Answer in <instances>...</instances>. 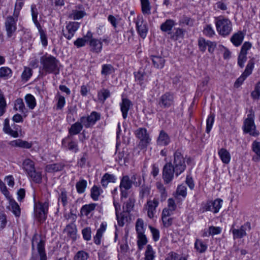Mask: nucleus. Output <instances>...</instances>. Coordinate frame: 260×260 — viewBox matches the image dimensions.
Wrapping results in <instances>:
<instances>
[{"mask_svg":"<svg viewBox=\"0 0 260 260\" xmlns=\"http://www.w3.org/2000/svg\"><path fill=\"white\" fill-rule=\"evenodd\" d=\"M83 237L85 240L89 241L91 239V229L89 227H87L83 229L82 231Z\"/></svg>","mask_w":260,"mask_h":260,"instance_id":"obj_61","label":"nucleus"},{"mask_svg":"<svg viewBox=\"0 0 260 260\" xmlns=\"http://www.w3.org/2000/svg\"><path fill=\"white\" fill-rule=\"evenodd\" d=\"M254 112L252 108L249 110L247 117L245 119V133H249L251 136L256 137L259 132L256 130L254 122Z\"/></svg>","mask_w":260,"mask_h":260,"instance_id":"obj_5","label":"nucleus"},{"mask_svg":"<svg viewBox=\"0 0 260 260\" xmlns=\"http://www.w3.org/2000/svg\"><path fill=\"white\" fill-rule=\"evenodd\" d=\"M12 126L13 127V129L10 126L9 119L8 118L5 119L3 127L4 132L14 138L18 137V130L19 128V126L15 124H14L13 125H12Z\"/></svg>","mask_w":260,"mask_h":260,"instance_id":"obj_14","label":"nucleus"},{"mask_svg":"<svg viewBox=\"0 0 260 260\" xmlns=\"http://www.w3.org/2000/svg\"><path fill=\"white\" fill-rule=\"evenodd\" d=\"M28 175L31 179L36 183H40L42 182V174L40 172H37L35 170L30 172Z\"/></svg>","mask_w":260,"mask_h":260,"instance_id":"obj_43","label":"nucleus"},{"mask_svg":"<svg viewBox=\"0 0 260 260\" xmlns=\"http://www.w3.org/2000/svg\"><path fill=\"white\" fill-rule=\"evenodd\" d=\"M135 135L140 140L139 145L142 149L146 148L150 143L151 139L146 128L144 127L138 128L135 131Z\"/></svg>","mask_w":260,"mask_h":260,"instance_id":"obj_8","label":"nucleus"},{"mask_svg":"<svg viewBox=\"0 0 260 260\" xmlns=\"http://www.w3.org/2000/svg\"><path fill=\"white\" fill-rule=\"evenodd\" d=\"M244 35L242 31L234 34L231 38V41L235 46H240L243 40Z\"/></svg>","mask_w":260,"mask_h":260,"instance_id":"obj_30","label":"nucleus"},{"mask_svg":"<svg viewBox=\"0 0 260 260\" xmlns=\"http://www.w3.org/2000/svg\"><path fill=\"white\" fill-rule=\"evenodd\" d=\"M45 240L41 235L35 234L31 240L32 250L35 249V244L37 245L38 254H32L30 260H47V255L45 250Z\"/></svg>","mask_w":260,"mask_h":260,"instance_id":"obj_2","label":"nucleus"},{"mask_svg":"<svg viewBox=\"0 0 260 260\" xmlns=\"http://www.w3.org/2000/svg\"><path fill=\"white\" fill-rule=\"evenodd\" d=\"M110 91L107 89L102 88L98 93L99 100L103 103H104L107 98L110 97Z\"/></svg>","mask_w":260,"mask_h":260,"instance_id":"obj_44","label":"nucleus"},{"mask_svg":"<svg viewBox=\"0 0 260 260\" xmlns=\"http://www.w3.org/2000/svg\"><path fill=\"white\" fill-rule=\"evenodd\" d=\"M158 203L157 199H156L147 201V215L150 218L152 219L154 217V214L156 212V208L158 206Z\"/></svg>","mask_w":260,"mask_h":260,"instance_id":"obj_15","label":"nucleus"},{"mask_svg":"<svg viewBox=\"0 0 260 260\" xmlns=\"http://www.w3.org/2000/svg\"><path fill=\"white\" fill-rule=\"evenodd\" d=\"M204 34L209 37H212L215 35V31L210 24L207 25L203 30Z\"/></svg>","mask_w":260,"mask_h":260,"instance_id":"obj_62","label":"nucleus"},{"mask_svg":"<svg viewBox=\"0 0 260 260\" xmlns=\"http://www.w3.org/2000/svg\"><path fill=\"white\" fill-rule=\"evenodd\" d=\"M136 230L137 234L144 233V221L141 218H138L136 223Z\"/></svg>","mask_w":260,"mask_h":260,"instance_id":"obj_58","label":"nucleus"},{"mask_svg":"<svg viewBox=\"0 0 260 260\" xmlns=\"http://www.w3.org/2000/svg\"><path fill=\"white\" fill-rule=\"evenodd\" d=\"M133 181L127 175L123 176L120 180L119 185L120 189L122 188L125 189H130L132 187Z\"/></svg>","mask_w":260,"mask_h":260,"instance_id":"obj_26","label":"nucleus"},{"mask_svg":"<svg viewBox=\"0 0 260 260\" xmlns=\"http://www.w3.org/2000/svg\"><path fill=\"white\" fill-rule=\"evenodd\" d=\"M89 257L87 252L81 250L79 251L74 256V260H87Z\"/></svg>","mask_w":260,"mask_h":260,"instance_id":"obj_56","label":"nucleus"},{"mask_svg":"<svg viewBox=\"0 0 260 260\" xmlns=\"http://www.w3.org/2000/svg\"><path fill=\"white\" fill-rule=\"evenodd\" d=\"M150 59L155 68L162 69L164 67L165 59L162 57L158 55H151Z\"/></svg>","mask_w":260,"mask_h":260,"instance_id":"obj_24","label":"nucleus"},{"mask_svg":"<svg viewBox=\"0 0 260 260\" xmlns=\"http://www.w3.org/2000/svg\"><path fill=\"white\" fill-rule=\"evenodd\" d=\"M251 96L254 100L259 99L260 97V82L255 84L254 90L251 93Z\"/></svg>","mask_w":260,"mask_h":260,"instance_id":"obj_57","label":"nucleus"},{"mask_svg":"<svg viewBox=\"0 0 260 260\" xmlns=\"http://www.w3.org/2000/svg\"><path fill=\"white\" fill-rule=\"evenodd\" d=\"M24 168L27 174L35 170L34 162L30 159H26L23 162Z\"/></svg>","mask_w":260,"mask_h":260,"instance_id":"obj_49","label":"nucleus"},{"mask_svg":"<svg viewBox=\"0 0 260 260\" xmlns=\"http://www.w3.org/2000/svg\"><path fill=\"white\" fill-rule=\"evenodd\" d=\"M90 192V196L93 200L98 201L99 199V197L103 192V191L100 187L96 185H93L91 188Z\"/></svg>","mask_w":260,"mask_h":260,"instance_id":"obj_39","label":"nucleus"},{"mask_svg":"<svg viewBox=\"0 0 260 260\" xmlns=\"http://www.w3.org/2000/svg\"><path fill=\"white\" fill-rule=\"evenodd\" d=\"M150 189L148 186L142 185L140 188L139 197L141 199H143L150 194Z\"/></svg>","mask_w":260,"mask_h":260,"instance_id":"obj_55","label":"nucleus"},{"mask_svg":"<svg viewBox=\"0 0 260 260\" xmlns=\"http://www.w3.org/2000/svg\"><path fill=\"white\" fill-rule=\"evenodd\" d=\"M86 15V13L84 11H78L77 10H72V13L70 15L71 18L74 20H79L82 18Z\"/></svg>","mask_w":260,"mask_h":260,"instance_id":"obj_53","label":"nucleus"},{"mask_svg":"<svg viewBox=\"0 0 260 260\" xmlns=\"http://www.w3.org/2000/svg\"><path fill=\"white\" fill-rule=\"evenodd\" d=\"M252 149L255 153L253 156V160L258 161L260 160V142L254 141L252 144Z\"/></svg>","mask_w":260,"mask_h":260,"instance_id":"obj_33","label":"nucleus"},{"mask_svg":"<svg viewBox=\"0 0 260 260\" xmlns=\"http://www.w3.org/2000/svg\"><path fill=\"white\" fill-rule=\"evenodd\" d=\"M222 200L220 199H217L214 201H212V212L217 213L219 211L222 206Z\"/></svg>","mask_w":260,"mask_h":260,"instance_id":"obj_46","label":"nucleus"},{"mask_svg":"<svg viewBox=\"0 0 260 260\" xmlns=\"http://www.w3.org/2000/svg\"><path fill=\"white\" fill-rule=\"evenodd\" d=\"M172 166L176 172V177L182 174L186 168L185 158L179 150H177L173 155Z\"/></svg>","mask_w":260,"mask_h":260,"instance_id":"obj_4","label":"nucleus"},{"mask_svg":"<svg viewBox=\"0 0 260 260\" xmlns=\"http://www.w3.org/2000/svg\"><path fill=\"white\" fill-rule=\"evenodd\" d=\"M83 126L84 125H83V122H81L80 118L78 121L73 124L69 129V136L71 137V136L78 135L82 130Z\"/></svg>","mask_w":260,"mask_h":260,"instance_id":"obj_19","label":"nucleus"},{"mask_svg":"<svg viewBox=\"0 0 260 260\" xmlns=\"http://www.w3.org/2000/svg\"><path fill=\"white\" fill-rule=\"evenodd\" d=\"M113 67L110 64H105L102 66L101 74L103 75H108L114 72Z\"/></svg>","mask_w":260,"mask_h":260,"instance_id":"obj_52","label":"nucleus"},{"mask_svg":"<svg viewBox=\"0 0 260 260\" xmlns=\"http://www.w3.org/2000/svg\"><path fill=\"white\" fill-rule=\"evenodd\" d=\"M64 165L61 162L55 163L47 165L45 167V170L48 173H53L62 170Z\"/></svg>","mask_w":260,"mask_h":260,"instance_id":"obj_25","label":"nucleus"},{"mask_svg":"<svg viewBox=\"0 0 260 260\" xmlns=\"http://www.w3.org/2000/svg\"><path fill=\"white\" fill-rule=\"evenodd\" d=\"M215 115L213 113L210 114L206 120V132L209 133L212 127L214 121Z\"/></svg>","mask_w":260,"mask_h":260,"instance_id":"obj_51","label":"nucleus"},{"mask_svg":"<svg viewBox=\"0 0 260 260\" xmlns=\"http://www.w3.org/2000/svg\"><path fill=\"white\" fill-rule=\"evenodd\" d=\"M207 244L205 243L202 240L197 239L194 242V248L200 253L205 252L207 249Z\"/></svg>","mask_w":260,"mask_h":260,"instance_id":"obj_32","label":"nucleus"},{"mask_svg":"<svg viewBox=\"0 0 260 260\" xmlns=\"http://www.w3.org/2000/svg\"><path fill=\"white\" fill-rule=\"evenodd\" d=\"M12 76V71L11 69L7 67L0 68V78L7 79Z\"/></svg>","mask_w":260,"mask_h":260,"instance_id":"obj_40","label":"nucleus"},{"mask_svg":"<svg viewBox=\"0 0 260 260\" xmlns=\"http://www.w3.org/2000/svg\"><path fill=\"white\" fill-rule=\"evenodd\" d=\"M32 75V70L28 67H25L21 75V78L23 81H27Z\"/></svg>","mask_w":260,"mask_h":260,"instance_id":"obj_54","label":"nucleus"},{"mask_svg":"<svg viewBox=\"0 0 260 260\" xmlns=\"http://www.w3.org/2000/svg\"><path fill=\"white\" fill-rule=\"evenodd\" d=\"M49 202L48 201L40 203L35 206L34 209L35 215L40 222H43L46 220Z\"/></svg>","mask_w":260,"mask_h":260,"instance_id":"obj_6","label":"nucleus"},{"mask_svg":"<svg viewBox=\"0 0 260 260\" xmlns=\"http://www.w3.org/2000/svg\"><path fill=\"white\" fill-rule=\"evenodd\" d=\"M132 102L127 99H123L120 104V109L122 112V117L125 119L127 116V112L129 110Z\"/></svg>","mask_w":260,"mask_h":260,"instance_id":"obj_21","label":"nucleus"},{"mask_svg":"<svg viewBox=\"0 0 260 260\" xmlns=\"http://www.w3.org/2000/svg\"><path fill=\"white\" fill-rule=\"evenodd\" d=\"M90 50L91 52L99 53L101 52L103 48V44L101 40L97 39H91L89 40Z\"/></svg>","mask_w":260,"mask_h":260,"instance_id":"obj_17","label":"nucleus"},{"mask_svg":"<svg viewBox=\"0 0 260 260\" xmlns=\"http://www.w3.org/2000/svg\"><path fill=\"white\" fill-rule=\"evenodd\" d=\"M14 109L19 111L20 113L24 114V117L27 115L28 110L25 107L23 100L21 98L17 99L15 102Z\"/></svg>","mask_w":260,"mask_h":260,"instance_id":"obj_23","label":"nucleus"},{"mask_svg":"<svg viewBox=\"0 0 260 260\" xmlns=\"http://www.w3.org/2000/svg\"><path fill=\"white\" fill-rule=\"evenodd\" d=\"M208 41L203 38H200L198 40V45L200 50L203 52H204L206 50L207 47Z\"/></svg>","mask_w":260,"mask_h":260,"instance_id":"obj_59","label":"nucleus"},{"mask_svg":"<svg viewBox=\"0 0 260 260\" xmlns=\"http://www.w3.org/2000/svg\"><path fill=\"white\" fill-rule=\"evenodd\" d=\"M174 175L176 176V172L172 166V162L166 163L162 169V179L164 183L166 184L171 183L174 178Z\"/></svg>","mask_w":260,"mask_h":260,"instance_id":"obj_7","label":"nucleus"},{"mask_svg":"<svg viewBox=\"0 0 260 260\" xmlns=\"http://www.w3.org/2000/svg\"><path fill=\"white\" fill-rule=\"evenodd\" d=\"M136 29L140 36L145 39L148 31V28L146 21H144L142 16H138L136 22Z\"/></svg>","mask_w":260,"mask_h":260,"instance_id":"obj_10","label":"nucleus"},{"mask_svg":"<svg viewBox=\"0 0 260 260\" xmlns=\"http://www.w3.org/2000/svg\"><path fill=\"white\" fill-rule=\"evenodd\" d=\"M176 192L178 195L185 198L187 194L186 187L184 185H180L177 187Z\"/></svg>","mask_w":260,"mask_h":260,"instance_id":"obj_64","label":"nucleus"},{"mask_svg":"<svg viewBox=\"0 0 260 260\" xmlns=\"http://www.w3.org/2000/svg\"><path fill=\"white\" fill-rule=\"evenodd\" d=\"M87 42V40L85 38H79L74 42V45L79 48L85 46Z\"/></svg>","mask_w":260,"mask_h":260,"instance_id":"obj_60","label":"nucleus"},{"mask_svg":"<svg viewBox=\"0 0 260 260\" xmlns=\"http://www.w3.org/2000/svg\"><path fill=\"white\" fill-rule=\"evenodd\" d=\"M42 70L46 74H57L59 72V61L54 56L49 55H44L40 58Z\"/></svg>","mask_w":260,"mask_h":260,"instance_id":"obj_1","label":"nucleus"},{"mask_svg":"<svg viewBox=\"0 0 260 260\" xmlns=\"http://www.w3.org/2000/svg\"><path fill=\"white\" fill-rule=\"evenodd\" d=\"M138 241L137 244L139 250H142L143 246L147 244V240L144 233L137 234Z\"/></svg>","mask_w":260,"mask_h":260,"instance_id":"obj_42","label":"nucleus"},{"mask_svg":"<svg viewBox=\"0 0 260 260\" xmlns=\"http://www.w3.org/2000/svg\"><path fill=\"white\" fill-rule=\"evenodd\" d=\"M96 205L97 204L95 203H91L83 206L80 210L81 214L88 216L90 212L95 209Z\"/></svg>","mask_w":260,"mask_h":260,"instance_id":"obj_35","label":"nucleus"},{"mask_svg":"<svg viewBox=\"0 0 260 260\" xmlns=\"http://www.w3.org/2000/svg\"><path fill=\"white\" fill-rule=\"evenodd\" d=\"M66 103L65 98L64 96L58 94L57 99V103L56 104L57 109H62Z\"/></svg>","mask_w":260,"mask_h":260,"instance_id":"obj_63","label":"nucleus"},{"mask_svg":"<svg viewBox=\"0 0 260 260\" xmlns=\"http://www.w3.org/2000/svg\"><path fill=\"white\" fill-rule=\"evenodd\" d=\"M10 210L16 217H19L21 214V209L18 203L13 199H9Z\"/></svg>","mask_w":260,"mask_h":260,"instance_id":"obj_28","label":"nucleus"},{"mask_svg":"<svg viewBox=\"0 0 260 260\" xmlns=\"http://www.w3.org/2000/svg\"><path fill=\"white\" fill-rule=\"evenodd\" d=\"M58 202H61L62 206L64 207L68 205V194L65 189H61L60 193L58 197Z\"/></svg>","mask_w":260,"mask_h":260,"instance_id":"obj_45","label":"nucleus"},{"mask_svg":"<svg viewBox=\"0 0 260 260\" xmlns=\"http://www.w3.org/2000/svg\"><path fill=\"white\" fill-rule=\"evenodd\" d=\"M236 223H234L232 225L231 231L233 234L234 239H239L243 237L244 234L243 225H241L239 229V227L237 226V228H235Z\"/></svg>","mask_w":260,"mask_h":260,"instance_id":"obj_31","label":"nucleus"},{"mask_svg":"<svg viewBox=\"0 0 260 260\" xmlns=\"http://www.w3.org/2000/svg\"><path fill=\"white\" fill-rule=\"evenodd\" d=\"M175 25V22L173 20L167 19L160 25V29L162 32H166L170 35L172 32V28Z\"/></svg>","mask_w":260,"mask_h":260,"instance_id":"obj_20","label":"nucleus"},{"mask_svg":"<svg viewBox=\"0 0 260 260\" xmlns=\"http://www.w3.org/2000/svg\"><path fill=\"white\" fill-rule=\"evenodd\" d=\"M17 18L12 16H8L5 21V27L8 38H11L16 30V22Z\"/></svg>","mask_w":260,"mask_h":260,"instance_id":"obj_11","label":"nucleus"},{"mask_svg":"<svg viewBox=\"0 0 260 260\" xmlns=\"http://www.w3.org/2000/svg\"><path fill=\"white\" fill-rule=\"evenodd\" d=\"M255 62L253 59L249 60L245 69V79L251 74L254 68Z\"/></svg>","mask_w":260,"mask_h":260,"instance_id":"obj_48","label":"nucleus"},{"mask_svg":"<svg viewBox=\"0 0 260 260\" xmlns=\"http://www.w3.org/2000/svg\"><path fill=\"white\" fill-rule=\"evenodd\" d=\"M218 153L223 163L228 164L230 162L231 160V155L226 149L221 148L218 151Z\"/></svg>","mask_w":260,"mask_h":260,"instance_id":"obj_29","label":"nucleus"},{"mask_svg":"<svg viewBox=\"0 0 260 260\" xmlns=\"http://www.w3.org/2000/svg\"><path fill=\"white\" fill-rule=\"evenodd\" d=\"M70 136H68L62 140V146L64 148H68V149L75 153L78 151V145L77 143L70 140Z\"/></svg>","mask_w":260,"mask_h":260,"instance_id":"obj_16","label":"nucleus"},{"mask_svg":"<svg viewBox=\"0 0 260 260\" xmlns=\"http://www.w3.org/2000/svg\"><path fill=\"white\" fill-rule=\"evenodd\" d=\"M142 12L145 15H149L151 14V6L149 0H140Z\"/></svg>","mask_w":260,"mask_h":260,"instance_id":"obj_36","label":"nucleus"},{"mask_svg":"<svg viewBox=\"0 0 260 260\" xmlns=\"http://www.w3.org/2000/svg\"><path fill=\"white\" fill-rule=\"evenodd\" d=\"M156 187L160 194L161 201H164L165 200H166L168 196L167 192L166 190L165 187H164V185L160 182H157L156 183Z\"/></svg>","mask_w":260,"mask_h":260,"instance_id":"obj_47","label":"nucleus"},{"mask_svg":"<svg viewBox=\"0 0 260 260\" xmlns=\"http://www.w3.org/2000/svg\"><path fill=\"white\" fill-rule=\"evenodd\" d=\"M186 30L184 29L181 28H175L174 31L172 32L170 35V38L172 40L177 41L179 39H183Z\"/></svg>","mask_w":260,"mask_h":260,"instance_id":"obj_27","label":"nucleus"},{"mask_svg":"<svg viewBox=\"0 0 260 260\" xmlns=\"http://www.w3.org/2000/svg\"><path fill=\"white\" fill-rule=\"evenodd\" d=\"M215 25L218 34L223 37L229 36L232 30L231 21L223 16L215 18Z\"/></svg>","mask_w":260,"mask_h":260,"instance_id":"obj_3","label":"nucleus"},{"mask_svg":"<svg viewBox=\"0 0 260 260\" xmlns=\"http://www.w3.org/2000/svg\"><path fill=\"white\" fill-rule=\"evenodd\" d=\"M24 99L27 107L31 110L34 109L36 106L35 97L31 94H27Z\"/></svg>","mask_w":260,"mask_h":260,"instance_id":"obj_41","label":"nucleus"},{"mask_svg":"<svg viewBox=\"0 0 260 260\" xmlns=\"http://www.w3.org/2000/svg\"><path fill=\"white\" fill-rule=\"evenodd\" d=\"M80 27V23L78 22H69V23L66 25V29L67 30V32H64V30H62L63 36L68 40H71L76 31Z\"/></svg>","mask_w":260,"mask_h":260,"instance_id":"obj_12","label":"nucleus"},{"mask_svg":"<svg viewBox=\"0 0 260 260\" xmlns=\"http://www.w3.org/2000/svg\"><path fill=\"white\" fill-rule=\"evenodd\" d=\"M147 75L146 73L138 71L135 73V81L142 88H144L147 82Z\"/></svg>","mask_w":260,"mask_h":260,"instance_id":"obj_18","label":"nucleus"},{"mask_svg":"<svg viewBox=\"0 0 260 260\" xmlns=\"http://www.w3.org/2000/svg\"><path fill=\"white\" fill-rule=\"evenodd\" d=\"M87 182L84 179H81L76 183V188L78 193L81 194L85 191L87 187Z\"/></svg>","mask_w":260,"mask_h":260,"instance_id":"obj_38","label":"nucleus"},{"mask_svg":"<svg viewBox=\"0 0 260 260\" xmlns=\"http://www.w3.org/2000/svg\"><path fill=\"white\" fill-rule=\"evenodd\" d=\"M134 204L135 200L132 198H129L123 206V213H129L133 209Z\"/></svg>","mask_w":260,"mask_h":260,"instance_id":"obj_37","label":"nucleus"},{"mask_svg":"<svg viewBox=\"0 0 260 260\" xmlns=\"http://www.w3.org/2000/svg\"><path fill=\"white\" fill-rule=\"evenodd\" d=\"M170 142V139L168 135L165 131H161L157 140V144L160 146H167Z\"/></svg>","mask_w":260,"mask_h":260,"instance_id":"obj_22","label":"nucleus"},{"mask_svg":"<svg viewBox=\"0 0 260 260\" xmlns=\"http://www.w3.org/2000/svg\"><path fill=\"white\" fill-rule=\"evenodd\" d=\"M174 103L173 94L168 92L162 94L159 100V105L162 108H168L171 107Z\"/></svg>","mask_w":260,"mask_h":260,"instance_id":"obj_13","label":"nucleus"},{"mask_svg":"<svg viewBox=\"0 0 260 260\" xmlns=\"http://www.w3.org/2000/svg\"><path fill=\"white\" fill-rule=\"evenodd\" d=\"M154 257V252L152 246L148 245L145 252V260H153Z\"/></svg>","mask_w":260,"mask_h":260,"instance_id":"obj_50","label":"nucleus"},{"mask_svg":"<svg viewBox=\"0 0 260 260\" xmlns=\"http://www.w3.org/2000/svg\"><path fill=\"white\" fill-rule=\"evenodd\" d=\"M100 119L101 114L96 111H92L88 116L81 117V121L83 122L84 126L88 128L92 127Z\"/></svg>","mask_w":260,"mask_h":260,"instance_id":"obj_9","label":"nucleus"},{"mask_svg":"<svg viewBox=\"0 0 260 260\" xmlns=\"http://www.w3.org/2000/svg\"><path fill=\"white\" fill-rule=\"evenodd\" d=\"M65 230L67 235L73 240H76L77 238V228L75 224H69L66 226Z\"/></svg>","mask_w":260,"mask_h":260,"instance_id":"obj_34","label":"nucleus"}]
</instances>
